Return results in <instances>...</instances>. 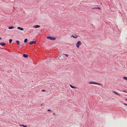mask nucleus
Returning a JSON list of instances; mask_svg holds the SVG:
<instances>
[{
	"label": "nucleus",
	"instance_id": "obj_22",
	"mask_svg": "<svg viewBox=\"0 0 127 127\" xmlns=\"http://www.w3.org/2000/svg\"><path fill=\"white\" fill-rule=\"evenodd\" d=\"M123 104L125 105H126L127 106V104H126L125 103H123Z\"/></svg>",
	"mask_w": 127,
	"mask_h": 127
},
{
	"label": "nucleus",
	"instance_id": "obj_21",
	"mask_svg": "<svg viewBox=\"0 0 127 127\" xmlns=\"http://www.w3.org/2000/svg\"><path fill=\"white\" fill-rule=\"evenodd\" d=\"M47 111H50V112H51V111L50 109H48L47 110Z\"/></svg>",
	"mask_w": 127,
	"mask_h": 127
},
{
	"label": "nucleus",
	"instance_id": "obj_10",
	"mask_svg": "<svg viewBox=\"0 0 127 127\" xmlns=\"http://www.w3.org/2000/svg\"><path fill=\"white\" fill-rule=\"evenodd\" d=\"M23 56L25 58H27L28 57V55L26 54H24L23 55Z\"/></svg>",
	"mask_w": 127,
	"mask_h": 127
},
{
	"label": "nucleus",
	"instance_id": "obj_16",
	"mask_svg": "<svg viewBox=\"0 0 127 127\" xmlns=\"http://www.w3.org/2000/svg\"><path fill=\"white\" fill-rule=\"evenodd\" d=\"M12 40L11 39H10L9 40V43H10L12 42Z\"/></svg>",
	"mask_w": 127,
	"mask_h": 127
},
{
	"label": "nucleus",
	"instance_id": "obj_3",
	"mask_svg": "<svg viewBox=\"0 0 127 127\" xmlns=\"http://www.w3.org/2000/svg\"><path fill=\"white\" fill-rule=\"evenodd\" d=\"M89 83L90 84H97L98 85H100L102 86V84L98 83L97 82H89Z\"/></svg>",
	"mask_w": 127,
	"mask_h": 127
},
{
	"label": "nucleus",
	"instance_id": "obj_23",
	"mask_svg": "<svg viewBox=\"0 0 127 127\" xmlns=\"http://www.w3.org/2000/svg\"><path fill=\"white\" fill-rule=\"evenodd\" d=\"M23 44H20V46H23Z\"/></svg>",
	"mask_w": 127,
	"mask_h": 127
},
{
	"label": "nucleus",
	"instance_id": "obj_8",
	"mask_svg": "<svg viewBox=\"0 0 127 127\" xmlns=\"http://www.w3.org/2000/svg\"><path fill=\"white\" fill-rule=\"evenodd\" d=\"M17 29L21 31H23L24 30V29L23 28L19 27H18L17 28Z\"/></svg>",
	"mask_w": 127,
	"mask_h": 127
},
{
	"label": "nucleus",
	"instance_id": "obj_13",
	"mask_svg": "<svg viewBox=\"0 0 127 127\" xmlns=\"http://www.w3.org/2000/svg\"><path fill=\"white\" fill-rule=\"evenodd\" d=\"M113 92L114 93V94H116V95H118L119 96H120V95L119 94H118V93H117L115 91H113Z\"/></svg>",
	"mask_w": 127,
	"mask_h": 127
},
{
	"label": "nucleus",
	"instance_id": "obj_1",
	"mask_svg": "<svg viewBox=\"0 0 127 127\" xmlns=\"http://www.w3.org/2000/svg\"><path fill=\"white\" fill-rule=\"evenodd\" d=\"M46 38L47 39H50L51 40H54L56 39L55 38L51 36H47Z\"/></svg>",
	"mask_w": 127,
	"mask_h": 127
},
{
	"label": "nucleus",
	"instance_id": "obj_17",
	"mask_svg": "<svg viewBox=\"0 0 127 127\" xmlns=\"http://www.w3.org/2000/svg\"><path fill=\"white\" fill-rule=\"evenodd\" d=\"M123 79L126 80L127 81V77L125 76H124L123 77Z\"/></svg>",
	"mask_w": 127,
	"mask_h": 127
},
{
	"label": "nucleus",
	"instance_id": "obj_24",
	"mask_svg": "<svg viewBox=\"0 0 127 127\" xmlns=\"http://www.w3.org/2000/svg\"><path fill=\"white\" fill-rule=\"evenodd\" d=\"M42 92H45V90H42Z\"/></svg>",
	"mask_w": 127,
	"mask_h": 127
},
{
	"label": "nucleus",
	"instance_id": "obj_2",
	"mask_svg": "<svg viewBox=\"0 0 127 127\" xmlns=\"http://www.w3.org/2000/svg\"><path fill=\"white\" fill-rule=\"evenodd\" d=\"M82 44L81 43L80 41H78L76 43V46L77 48H79L80 45Z\"/></svg>",
	"mask_w": 127,
	"mask_h": 127
},
{
	"label": "nucleus",
	"instance_id": "obj_27",
	"mask_svg": "<svg viewBox=\"0 0 127 127\" xmlns=\"http://www.w3.org/2000/svg\"><path fill=\"white\" fill-rule=\"evenodd\" d=\"M125 100L127 101V99H126Z\"/></svg>",
	"mask_w": 127,
	"mask_h": 127
},
{
	"label": "nucleus",
	"instance_id": "obj_15",
	"mask_svg": "<svg viewBox=\"0 0 127 127\" xmlns=\"http://www.w3.org/2000/svg\"><path fill=\"white\" fill-rule=\"evenodd\" d=\"M27 41H28L27 39L26 38L24 39V43H26L27 42Z\"/></svg>",
	"mask_w": 127,
	"mask_h": 127
},
{
	"label": "nucleus",
	"instance_id": "obj_18",
	"mask_svg": "<svg viewBox=\"0 0 127 127\" xmlns=\"http://www.w3.org/2000/svg\"><path fill=\"white\" fill-rule=\"evenodd\" d=\"M21 126H23V127H27V126H25V125H21Z\"/></svg>",
	"mask_w": 127,
	"mask_h": 127
},
{
	"label": "nucleus",
	"instance_id": "obj_26",
	"mask_svg": "<svg viewBox=\"0 0 127 127\" xmlns=\"http://www.w3.org/2000/svg\"><path fill=\"white\" fill-rule=\"evenodd\" d=\"M1 38L0 37V40H1Z\"/></svg>",
	"mask_w": 127,
	"mask_h": 127
},
{
	"label": "nucleus",
	"instance_id": "obj_19",
	"mask_svg": "<svg viewBox=\"0 0 127 127\" xmlns=\"http://www.w3.org/2000/svg\"><path fill=\"white\" fill-rule=\"evenodd\" d=\"M65 55L67 57H68V54H65Z\"/></svg>",
	"mask_w": 127,
	"mask_h": 127
},
{
	"label": "nucleus",
	"instance_id": "obj_6",
	"mask_svg": "<svg viewBox=\"0 0 127 127\" xmlns=\"http://www.w3.org/2000/svg\"><path fill=\"white\" fill-rule=\"evenodd\" d=\"M40 27V26L38 25H37L33 26V27L35 28H39Z\"/></svg>",
	"mask_w": 127,
	"mask_h": 127
},
{
	"label": "nucleus",
	"instance_id": "obj_28",
	"mask_svg": "<svg viewBox=\"0 0 127 127\" xmlns=\"http://www.w3.org/2000/svg\"><path fill=\"white\" fill-rule=\"evenodd\" d=\"M42 104H41V106H42Z\"/></svg>",
	"mask_w": 127,
	"mask_h": 127
},
{
	"label": "nucleus",
	"instance_id": "obj_25",
	"mask_svg": "<svg viewBox=\"0 0 127 127\" xmlns=\"http://www.w3.org/2000/svg\"><path fill=\"white\" fill-rule=\"evenodd\" d=\"M53 114H54V115H55V113H53Z\"/></svg>",
	"mask_w": 127,
	"mask_h": 127
},
{
	"label": "nucleus",
	"instance_id": "obj_4",
	"mask_svg": "<svg viewBox=\"0 0 127 127\" xmlns=\"http://www.w3.org/2000/svg\"><path fill=\"white\" fill-rule=\"evenodd\" d=\"M36 43V41H31L29 42V44L30 45H31L33 44H35Z\"/></svg>",
	"mask_w": 127,
	"mask_h": 127
},
{
	"label": "nucleus",
	"instance_id": "obj_20",
	"mask_svg": "<svg viewBox=\"0 0 127 127\" xmlns=\"http://www.w3.org/2000/svg\"><path fill=\"white\" fill-rule=\"evenodd\" d=\"M123 92H124L127 93V92L126 91L124 90L123 91Z\"/></svg>",
	"mask_w": 127,
	"mask_h": 127
},
{
	"label": "nucleus",
	"instance_id": "obj_5",
	"mask_svg": "<svg viewBox=\"0 0 127 127\" xmlns=\"http://www.w3.org/2000/svg\"><path fill=\"white\" fill-rule=\"evenodd\" d=\"M78 36L76 34H75L74 35H72L71 36V37H73V38H77V37Z\"/></svg>",
	"mask_w": 127,
	"mask_h": 127
},
{
	"label": "nucleus",
	"instance_id": "obj_14",
	"mask_svg": "<svg viewBox=\"0 0 127 127\" xmlns=\"http://www.w3.org/2000/svg\"><path fill=\"white\" fill-rule=\"evenodd\" d=\"M16 42L17 44H18V45H20V42H19V41H16Z\"/></svg>",
	"mask_w": 127,
	"mask_h": 127
},
{
	"label": "nucleus",
	"instance_id": "obj_12",
	"mask_svg": "<svg viewBox=\"0 0 127 127\" xmlns=\"http://www.w3.org/2000/svg\"><path fill=\"white\" fill-rule=\"evenodd\" d=\"M14 28V27L12 26H11L9 27H8V29H13Z\"/></svg>",
	"mask_w": 127,
	"mask_h": 127
},
{
	"label": "nucleus",
	"instance_id": "obj_9",
	"mask_svg": "<svg viewBox=\"0 0 127 127\" xmlns=\"http://www.w3.org/2000/svg\"><path fill=\"white\" fill-rule=\"evenodd\" d=\"M92 9H98V10H100V8L98 7H95L94 8H92Z\"/></svg>",
	"mask_w": 127,
	"mask_h": 127
},
{
	"label": "nucleus",
	"instance_id": "obj_11",
	"mask_svg": "<svg viewBox=\"0 0 127 127\" xmlns=\"http://www.w3.org/2000/svg\"><path fill=\"white\" fill-rule=\"evenodd\" d=\"M69 86L71 87L72 88H73V89H76V88H77L76 87H75L72 86L71 85H70H70Z\"/></svg>",
	"mask_w": 127,
	"mask_h": 127
},
{
	"label": "nucleus",
	"instance_id": "obj_7",
	"mask_svg": "<svg viewBox=\"0 0 127 127\" xmlns=\"http://www.w3.org/2000/svg\"><path fill=\"white\" fill-rule=\"evenodd\" d=\"M5 43L1 42L0 43V45L2 46H5Z\"/></svg>",
	"mask_w": 127,
	"mask_h": 127
}]
</instances>
